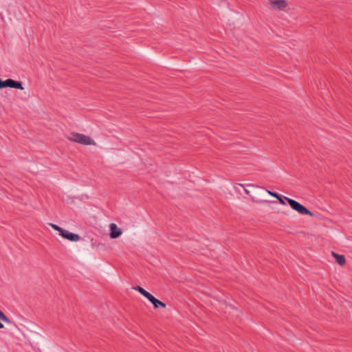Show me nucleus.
I'll list each match as a JSON object with an SVG mask.
<instances>
[{"mask_svg":"<svg viewBox=\"0 0 352 352\" xmlns=\"http://www.w3.org/2000/svg\"><path fill=\"white\" fill-rule=\"evenodd\" d=\"M69 141L84 146H96V142L91 137L82 133L73 132L67 137Z\"/></svg>","mask_w":352,"mask_h":352,"instance_id":"obj_1","label":"nucleus"},{"mask_svg":"<svg viewBox=\"0 0 352 352\" xmlns=\"http://www.w3.org/2000/svg\"><path fill=\"white\" fill-rule=\"evenodd\" d=\"M247 188L248 189L245 190V195H247L253 202H262V197L263 195L262 187L250 184V186H248Z\"/></svg>","mask_w":352,"mask_h":352,"instance_id":"obj_2","label":"nucleus"},{"mask_svg":"<svg viewBox=\"0 0 352 352\" xmlns=\"http://www.w3.org/2000/svg\"><path fill=\"white\" fill-rule=\"evenodd\" d=\"M285 199L288 202V204H289L291 208L294 210L298 212L299 214H304V215H309L310 217L314 216V214L312 212H311L308 208H307L305 206H304L299 202H298L292 199L288 198V197H285Z\"/></svg>","mask_w":352,"mask_h":352,"instance_id":"obj_3","label":"nucleus"},{"mask_svg":"<svg viewBox=\"0 0 352 352\" xmlns=\"http://www.w3.org/2000/svg\"><path fill=\"white\" fill-rule=\"evenodd\" d=\"M54 230L58 231L59 234L65 239L70 241H78L80 239V236L77 234L72 233L67 230H64L60 226L54 223H49Z\"/></svg>","mask_w":352,"mask_h":352,"instance_id":"obj_4","label":"nucleus"},{"mask_svg":"<svg viewBox=\"0 0 352 352\" xmlns=\"http://www.w3.org/2000/svg\"><path fill=\"white\" fill-rule=\"evenodd\" d=\"M133 289L139 292L142 296L147 298L153 305L155 308H158L160 307H162V308L166 307L165 303L155 298L153 296H152L149 292L146 291L144 288L138 286L136 287H133Z\"/></svg>","mask_w":352,"mask_h":352,"instance_id":"obj_5","label":"nucleus"},{"mask_svg":"<svg viewBox=\"0 0 352 352\" xmlns=\"http://www.w3.org/2000/svg\"><path fill=\"white\" fill-rule=\"evenodd\" d=\"M269 6L274 11H285L288 6L287 0H269Z\"/></svg>","mask_w":352,"mask_h":352,"instance_id":"obj_6","label":"nucleus"},{"mask_svg":"<svg viewBox=\"0 0 352 352\" xmlns=\"http://www.w3.org/2000/svg\"><path fill=\"white\" fill-rule=\"evenodd\" d=\"M4 87H11L14 89H19L21 90H23L24 87L22 85V83L19 81L14 80L11 78L7 79L3 81V88Z\"/></svg>","mask_w":352,"mask_h":352,"instance_id":"obj_7","label":"nucleus"},{"mask_svg":"<svg viewBox=\"0 0 352 352\" xmlns=\"http://www.w3.org/2000/svg\"><path fill=\"white\" fill-rule=\"evenodd\" d=\"M109 236L111 239L118 238L122 233V230L113 223L109 225Z\"/></svg>","mask_w":352,"mask_h":352,"instance_id":"obj_8","label":"nucleus"},{"mask_svg":"<svg viewBox=\"0 0 352 352\" xmlns=\"http://www.w3.org/2000/svg\"><path fill=\"white\" fill-rule=\"evenodd\" d=\"M248 186H250V184L236 183L234 184L233 188L236 192L242 195L243 192L245 194V190L248 189Z\"/></svg>","mask_w":352,"mask_h":352,"instance_id":"obj_9","label":"nucleus"},{"mask_svg":"<svg viewBox=\"0 0 352 352\" xmlns=\"http://www.w3.org/2000/svg\"><path fill=\"white\" fill-rule=\"evenodd\" d=\"M331 255L334 257L336 259V261L337 263H338L340 265H344L346 263L345 256L342 254H338L334 252H331Z\"/></svg>","mask_w":352,"mask_h":352,"instance_id":"obj_10","label":"nucleus"},{"mask_svg":"<svg viewBox=\"0 0 352 352\" xmlns=\"http://www.w3.org/2000/svg\"><path fill=\"white\" fill-rule=\"evenodd\" d=\"M0 320L8 324L10 323V319L1 311H0ZM3 324L0 322V329L3 328Z\"/></svg>","mask_w":352,"mask_h":352,"instance_id":"obj_11","label":"nucleus"},{"mask_svg":"<svg viewBox=\"0 0 352 352\" xmlns=\"http://www.w3.org/2000/svg\"><path fill=\"white\" fill-rule=\"evenodd\" d=\"M285 197H280V195L278 196V197L276 199H278V200L279 201V202L283 204V205H285V200H286L285 199Z\"/></svg>","mask_w":352,"mask_h":352,"instance_id":"obj_12","label":"nucleus"},{"mask_svg":"<svg viewBox=\"0 0 352 352\" xmlns=\"http://www.w3.org/2000/svg\"><path fill=\"white\" fill-rule=\"evenodd\" d=\"M267 192L268 194H270V195H272V196H273V197H274L276 198H277L278 196L279 195L278 194H277L276 192H272L270 190H267Z\"/></svg>","mask_w":352,"mask_h":352,"instance_id":"obj_13","label":"nucleus"},{"mask_svg":"<svg viewBox=\"0 0 352 352\" xmlns=\"http://www.w3.org/2000/svg\"><path fill=\"white\" fill-rule=\"evenodd\" d=\"M3 81H2V80L0 79V89H2V88H3Z\"/></svg>","mask_w":352,"mask_h":352,"instance_id":"obj_14","label":"nucleus"}]
</instances>
